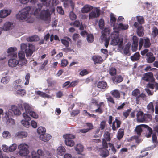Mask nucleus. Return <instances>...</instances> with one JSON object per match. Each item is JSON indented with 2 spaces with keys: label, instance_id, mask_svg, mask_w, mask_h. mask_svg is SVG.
Instances as JSON below:
<instances>
[{
  "label": "nucleus",
  "instance_id": "48",
  "mask_svg": "<svg viewBox=\"0 0 158 158\" xmlns=\"http://www.w3.org/2000/svg\"><path fill=\"white\" fill-rule=\"evenodd\" d=\"M140 94V90L137 89H136L132 92V96L137 97H138Z\"/></svg>",
  "mask_w": 158,
  "mask_h": 158
},
{
  "label": "nucleus",
  "instance_id": "35",
  "mask_svg": "<svg viewBox=\"0 0 158 158\" xmlns=\"http://www.w3.org/2000/svg\"><path fill=\"white\" fill-rule=\"evenodd\" d=\"M110 93L111 95L114 97L118 99L120 97V94L119 91L116 89L112 90L111 91Z\"/></svg>",
  "mask_w": 158,
  "mask_h": 158
},
{
  "label": "nucleus",
  "instance_id": "33",
  "mask_svg": "<svg viewBox=\"0 0 158 158\" xmlns=\"http://www.w3.org/2000/svg\"><path fill=\"white\" fill-rule=\"evenodd\" d=\"M35 94L44 98H51V96H50L48 95L47 94L40 91H35Z\"/></svg>",
  "mask_w": 158,
  "mask_h": 158
},
{
  "label": "nucleus",
  "instance_id": "19",
  "mask_svg": "<svg viewBox=\"0 0 158 158\" xmlns=\"http://www.w3.org/2000/svg\"><path fill=\"white\" fill-rule=\"evenodd\" d=\"M66 152V149L64 147L62 146H59L56 149V153L57 155L60 156H63Z\"/></svg>",
  "mask_w": 158,
  "mask_h": 158
},
{
  "label": "nucleus",
  "instance_id": "59",
  "mask_svg": "<svg viewBox=\"0 0 158 158\" xmlns=\"http://www.w3.org/2000/svg\"><path fill=\"white\" fill-rule=\"evenodd\" d=\"M30 78V75L29 74H27L26 75L25 77V79L26 80V82H25L24 84L26 85H27L29 83V80Z\"/></svg>",
  "mask_w": 158,
  "mask_h": 158
},
{
  "label": "nucleus",
  "instance_id": "23",
  "mask_svg": "<svg viewBox=\"0 0 158 158\" xmlns=\"http://www.w3.org/2000/svg\"><path fill=\"white\" fill-rule=\"evenodd\" d=\"M71 39L68 37H65L61 39V41L62 44L66 47H68L69 45V42H71Z\"/></svg>",
  "mask_w": 158,
  "mask_h": 158
},
{
  "label": "nucleus",
  "instance_id": "10",
  "mask_svg": "<svg viewBox=\"0 0 158 158\" xmlns=\"http://www.w3.org/2000/svg\"><path fill=\"white\" fill-rule=\"evenodd\" d=\"M144 44V47L146 48L150 47L151 45L149 39L148 38H144V39L140 38L139 42V48L140 49Z\"/></svg>",
  "mask_w": 158,
  "mask_h": 158
},
{
  "label": "nucleus",
  "instance_id": "14",
  "mask_svg": "<svg viewBox=\"0 0 158 158\" xmlns=\"http://www.w3.org/2000/svg\"><path fill=\"white\" fill-rule=\"evenodd\" d=\"M20 85L16 86L15 87V94L17 95L20 96H23L26 94V91L23 89H20Z\"/></svg>",
  "mask_w": 158,
  "mask_h": 158
},
{
  "label": "nucleus",
  "instance_id": "36",
  "mask_svg": "<svg viewBox=\"0 0 158 158\" xmlns=\"http://www.w3.org/2000/svg\"><path fill=\"white\" fill-rule=\"evenodd\" d=\"M137 32L138 35L139 36H142L144 34L143 29L141 25H140L137 28Z\"/></svg>",
  "mask_w": 158,
  "mask_h": 158
},
{
  "label": "nucleus",
  "instance_id": "37",
  "mask_svg": "<svg viewBox=\"0 0 158 158\" xmlns=\"http://www.w3.org/2000/svg\"><path fill=\"white\" fill-rule=\"evenodd\" d=\"M97 86L98 88L104 89L106 87L107 84L105 82H99L97 84Z\"/></svg>",
  "mask_w": 158,
  "mask_h": 158
},
{
  "label": "nucleus",
  "instance_id": "7",
  "mask_svg": "<svg viewBox=\"0 0 158 158\" xmlns=\"http://www.w3.org/2000/svg\"><path fill=\"white\" fill-rule=\"evenodd\" d=\"M147 88H145V90L148 94V95H152L153 94L154 91L153 90H150L148 88H150L152 89H155L154 90L156 91V90H158V83L154 82L153 84H148L147 85Z\"/></svg>",
  "mask_w": 158,
  "mask_h": 158
},
{
  "label": "nucleus",
  "instance_id": "51",
  "mask_svg": "<svg viewBox=\"0 0 158 158\" xmlns=\"http://www.w3.org/2000/svg\"><path fill=\"white\" fill-rule=\"evenodd\" d=\"M123 130H119L118 132L117 138L119 140H120L121 138L123 137Z\"/></svg>",
  "mask_w": 158,
  "mask_h": 158
},
{
  "label": "nucleus",
  "instance_id": "55",
  "mask_svg": "<svg viewBox=\"0 0 158 158\" xmlns=\"http://www.w3.org/2000/svg\"><path fill=\"white\" fill-rule=\"evenodd\" d=\"M138 23L140 24H142L144 22V19L143 17L140 16H138L136 17Z\"/></svg>",
  "mask_w": 158,
  "mask_h": 158
},
{
  "label": "nucleus",
  "instance_id": "45",
  "mask_svg": "<svg viewBox=\"0 0 158 158\" xmlns=\"http://www.w3.org/2000/svg\"><path fill=\"white\" fill-rule=\"evenodd\" d=\"M17 145L15 143H13L9 147V152H12L15 151L17 149Z\"/></svg>",
  "mask_w": 158,
  "mask_h": 158
},
{
  "label": "nucleus",
  "instance_id": "64",
  "mask_svg": "<svg viewBox=\"0 0 158 158\" xmlns=\"http://www.w3.org/2000/svg\"><path fill=\"white\" fill-rule=\"evenodd\" d=\"M68 64V61L67 60L64 59L61 60V65L62 67L66 66Z\"/></svg>",
  "mask_w": 158,
  "mask_h": 158
},
{
  "label": "nucleus",
  "instance_id": "15",
  "mask_svg": "<svg viewBox=\"0 0 158 158\" xmlns=\"http://www.w3.org/2000/svg\"><path fill=\"white\" fill-rule=\"evenodd\" d=\"M137 120L138 122H143L145 121V116H147L146 114H144L143 112L139 111L137 114Z\"/></svg>",
  "mask_w": 158,
  "mask_h": 158
},
{
  "label": "nucleus",
  "instance_id": "56",
  "mask_svg": "<svg viewBox=\"0 0 158 158\" xmlns=\"http://www.w3.org/2000/svg\"><path fill=\"white\" fill-rule=\"evenodd\" d=\"M17 50L15 47H11L8 48L7 50V52L8 53H12L13 52L16 51Z\"/></svg>",
  "mask_w": 158,
  "mask_h": 158
},
{
  "label": "nucleus",
  "instance_id": "16",
  "mask_svg": "<svg viewBox=\"0 0 158 158\" xmlns=\"http://www.w3.org/2000/svg\"><path fill=\"white\" fill-rule=\"evenodd\" d=\"M11 12L10 9L2 10L0 12V17L4 18L9 15Z\"/></svg>",
  "mask_w": 158,
  "mask_h": 158
},
{
  "label": "nucleus",
  "instance_id": "58",
  "mask_svg": "<svg viewBox=\"0 0 158 158\" xmlns=\"http://www.w3.org/2000/svg\"><path fill=\"white\" fill-rule=\"evenodd\" d=\"M89 72L86 69L81 70L79 74L81 76H83L87 74Z\"/></svg>",
  "mask_w": 158,
  "mask_h": 158
},
{
  "label": "nucleus",
  "instance_id": "50",
  "mask_svg": "<svg viewBox=\"0 0 158 158\" xmlns=\"http://www.w3.org/2000/svg\"><path fill=\"white\" fill-rule=\"evenodd\" d=\"M158 33V30L157 28L156 27H153L152 32V35L153 37H155L157 35Z\"/></svg>",
  "mask_w": 158,
  "mask_h": 158
},
{
  "label": "nucleus",
  "instance_id": "38",
  "mask_svg": "<svg viewBox=\"0 0 158 158\" xmlns=\"http://www.w3.org/2000/svg\"><path fill=\"white\" fill-rule=\"evenodd\" d=\"M147 109L149 113H152L154 111V108L152 102H150L147 106Z\"/></svg>",
  "mask_w": 158,
  "mask_h": 158
},
{
  "label": "nucleus",
  "instance_id": "52",
  "mask_svg": "<svg viewBox=\"0 0 158 158\" xmlns=\"http://www.w3.org/2000/svg\"><path fill=\"white\" fill-rule=\"evenodd\" d=\"M87 40L89 43L92 42L94 41V37L93 35L91 34L88 35L87 37Z\"/></svg>",
  "mask_w": 158,
  "mask_h": 158
},
{
  "label": "nucleus",
  "instance_id": "61",
  "mask_svg": "<svg viewBox=\"0 0 158 158\" xmlns=\"http://www.w3.org/2000/svg\"><path fill=\"white\" fill-rule=\"evenodd\" d=\"M109 73L112 76L115 75L116 73V70L114 68H111L109 70Z\"/></svg>",
  "mask_w": 158,
  "mask_h": 158
},
{
  "label": "nucleus",
  "instance_id": "54",
  "mask_svg": "<svg viewBox=\"0 0 158 158\" xmlns=\"http://www.w3.org/2000/svg\"><path fill=\"white\" fill-rule=\"evenodd\" d=\"M6 123L8 125L11 126L15 124V122L14 119H13L12 118H8L7 120Z\"/></svg>",
  "mask_w": 158,
  "mask_h": 158
},
{
  "label": "nucleus",
  "instance_id": "24",
  "mask_svg": "<svg viewBox=\"0 0 158 158\" xmlns=\"http://www.w3.org/2000/svg\"><path fill=\"white\" fill-rule=\"evenodd\" d=\"M146 60L147 62L148 63H152L155 60V58L153 56L152 53L149 52L147 54Z\"/></svg>",
  "mask_w": 158,
  "mask_h": 158
},
{
  "label": "nucleus",
  "instance_id": "27",
  "mask_svg": "<svg viewBox=\"0 0 158 158\" xmlns=\"http://www.w3.org/2000/svg\"><path fill=\"white\" fill-rule=\"evenodd\" d=\"M27 133L25 131H20L16 133L15 136V137H18L19 138H23L27 137Z\"/></svg>",
  "mask_w": 158,
  "mask_h": 158
},
{
  "label": "nucleus",
  "instance_id": "9",
  "mask_svg": "<svg viewBox=\"0 0 158 158\" xmlns=\"http://www.w3.org/2000/svg\"><path fill=\"white\" fill-rule=\"evenodd\" d=\"M17 54H14L12 57L8 60V64L9 66L11 67H14L18 65L19 61L17 59Z\"/></svg>",
  "mask_w": 158,
  "mask_h": 158
},
{
  "label": "nucleus",
  "instance_id": "30",
  "mask_svg": "<svg viewBox=\"0 0 158 158\" xmlns=\"http://www.w3.org/2000/svg\"><path fill=\"white\" fill-rule=\"evenodd\" d=\"M74 149L77 153L79 154L83 151L84 147L81 144H78L75 146Z\"/></svg>",
  "mask_w": 158,
  "mask_h": 158
},
{
  "label": "nucleus",
  "instance_id": "63",
  "mask_svg": "<svg viewBox=\"0 0 158 158\" xmlns=\"http://www.w3.org/2000/svg\"><path fill=\"white\" fill-rule=\"evenodd\" d=\"M138 44L132 43V50L133 52L136 51L137 49Z\"/></svg>",
  "mask_w": 158,
  "mask_h": 158
},
{
  "label": "nucleus",
  "instance_id": "57",
  "mask_svg": "<svg viewBox=\"0 0 158 158\" xmlns=\"http://www.w3.org/2000/svg\"><path fill=\"white\" fill-rule=\"evenodd\" d=\"M2 148L3 150L6 152H9V147L5 144L2 145Z\"/></svg>",
  "mask_w": 158,
  "mask_h": 158
},
{
  "label": "nucleus",
  "instance_id": "8",
  "mask_svg": "<svg viewBox=\"0 0 158 158\" xmlns=\"http://www.w3.org/2000/svg\"><path fill=\"white\" fill-rule=\"evenodd\" d=\"M23 116L24 119L21 121V124L26 127L28 128L30 127L31 125L29 121L31 120V118L25 113L23 114Z\"/></svg>",
  "mask_w": 158,
  "mask_h": 158
},
{
  "label": "nucleus",
  "instance_id": "1",
  "mask_svg": "<svg viewBox=\"0 0 158 158\" xmlns=\"http://www.w3.org/2000/svg\"><path fill=\"white\" fill-rule=\"evenodd\" d=\"M38 8L34 9L31 7L27 6L22 9L16 15L17 19L20 22L27 21L30 23H32L34 20L33 17V14L38 19L49 23L50 21L51 13L48 9L43 10L40 12L42 7L41 4H37Z\"/></svg>",
  "mask_w": 158,
  "mask_h": 158
},
{
  "label": "nucleus",
  "instance_id": "2",
  "mask_svg": "<svg viewBox=\"0 0 158 158\" xmlns=\"http://www.w3.org/2000/svg\"><path fill=\"white\" fill-rule=\"evenodd\" d=\"M20 49L18 54L19 58L18 65L19 67H22L26 66L27 63L24 52L27 57L31 56L35 51V47L34 45L30 44L22 43L20 45Z\"/></svg>",
  "mask_w": 158,
  "mask_h": 158
},
{
  "label": "nucleus",
  "instance_id": "42",
  "mask_svg": "<svg viewBox=\"0 0 158 158\" xmlns=\"http://www.w3.org/2000/svg\"><path fill=\"white\" fill-rule=\"evenodd\" d=\"M46 131L45 128L42 126L39 127L37 129V132L39 134H43L45 133Z\"/></svg>",
  "mask_w": 158,
  "mask_h": 158
},
{
  "label": "nucleus",
  "instance_id": "31",
  "mask_svg": "<svg viewBox=\"0 0 158 158\" xmlns=\"http://www.w3.org/2000/svg\"><path fill=\"white\" fill-rule=\"evenodd\" d=\"M92 59L95 64L101 63L103 60L102 58L100 56H94L92 57Z\"/></svg>",
  "mask_w": 158,
  "mask_h": 158
},
{
  "label": "nucleus",
  "instance_id": "40",
  "mask_svg": "<svg viewBox=\"0 0 158 158\" xmlns=\"http://www.w3.org/2000/svg\"><path fill=\"white\" fill-rule=\"evenodd\" d=\"M2 136L4 138L9 139L11 137V134L8 131H4L2 133Z\"/></svg>",
  "mask_w": 158,
  "mask_h": 158
},
{
  "label": "nucleus",
  "instance_id": "28",
  "mask_svg": "<svg viewBox=\"0 0 158 158\" xmlns=\"http://www.w3.org/2000/svg\"><path fill=\"white\" fill-rule=\"evenodd\" d=\"M93 9V7L89 5H85L81 10V11L82 13H87Z\"/></svg>",
  "mask_w": 158,
  "mask_h": 158
},
{
  "label": "nucleus",
  "instance_id": "25",
  "mask_svg": "<svg viewBox=\"0 0 158 158\" xmlns=\"http://www.w3.org/2000/svg\"><path fill=\"white\" fill-rule=\"evenodd\" d=\"M120 121L117 119H116L112 123V130L114 131L116 130L117 128L120 127Z\"/></svg>",
  "mask_w": 158,
  "mask_h": 158
},
{
  "label": "nucleus",
  "instance_id": "21",
  "mask_svg": "<svg viewBox=\"0 0 158 158\" xmlns=\"http://www.w3.org/2000/svg\"><path fill=\"white\" fill-rule=\"evenodd\" d=\"M11 110H9L8 111H6L5 112V115L4 116V111L2 109L0 108V118H6L8 117L10 115Z\"/></svg>",
  "mask_w": 158,
  "mask_h": 158
},
{
  "label": "nucleus",
  "instance_id": "49",
  "mask_svg": "<svg viewBox=\"0 0 158 158\" xmlns=\"http://www.w3.org/2000/svg\"><path fill=\"white\" fill-rule=\"evenodd\" d=\"M29 115L30 116H31L32 117L34 118H38V115L35 112L33 111H32L31 110L29 112L28 114H27Z\"/></svg>",
  "mask_w": 158,
  "mask_h": 158
},
{
  "label": "nucleus",
  "instance_id": "53",
  "mask_svg": "<svg viewBox=\"0 0 158 158\" xmlns=\"http://www.w3.org/2000/svg\"><path fill=\"white\" fill-rule=\"evenodd\" d=\"M39 38L38 36L35 35L30 37L29 41H37L39 40Z\"/></svg>",
  "mask_w": 158,
  "mask_h": 158
},
{
  "label": "nucleus",
  "instance_id": "11",
  "mask_svg": "<svg viewBox=\"0 0 158 158\" xmlns=\"http://www.w3.org/2000/svg\"><path fill=\"white\" fill-rule=\"evenodd\" d=\"M100 15V10L97 8H95L89 14V18L90 19H92L97 18Z\"/></svg>",
  "mask_w": 158,
  "mask_h": 158
},
{
  "label": "nucleus",
  "instance_id": "12",
  "mask_svg": "<svg viewBox=\"0 0 158 158\" xmlns=\"http://www.w3.org/2000/svg\"><path fill=\"white\" fill-rule=\"evenodd\" d=\"M142 79L147 82H152L154 80L153 74L151 72L144 74L142 77Z\"/></svg>",
  "mask_w": 158,
  "mask_h": 158
},
{
  "label": "nucleus",
  "instance_id": "26",
  "mask_svg": "<svg viewBox=\"0 0 158 158\" xmlns=\"http://www.w3.org/2000/svg\"><path fill=\"white\" fill-rule=\"evenodd\" d=\"M10 110L15 115H19L21 114V112L17 106L15 105L11 106Z\"/></svg>",
  "mask_w": 158,
  "mask_h": 158
},
{
  "label": "nucleus",
  "instance_id": "20",
  "mask_svg": "<svg viewBox=\"0 0 158 158\" xmlns=\"http://www.w3.org/2000/svg\"><path fill=\"white\" fill-rule=\"evenodd\" d=\"M51 136L49 134H41L39 136V139L41 140L44 142H47L51 138Z\"/></svg>",
  "mask_w": 158,
  "mask_h": 158
},
{
  "label": "nucleus",
  "instance_id": "4",
  "mask_svg": "<svg viewBox=\"0 0 158 158\" xmlns=\"http://www.w3.org/2000/svg\"><path fill=\"white\" fill-rule=\"evenodd\" d=\"M118 35L119 33L117 31H114L111 35V41L110 44L113 45H118L119 48H122L123 39L120 38Z\"/></svg>",
  "mask_w": 158,
  "mask_h": 158
},
{
  "label": "nucleus",
  "instance_id": "44",
  "mask_svg": "<svg viewBox=\"0 0 158 158\" xmlns=\"http://www.w3.org/2000/svg\"><path fill=\"white\" fill-rule=\"evenodd\" d=\"M11 25V23L10 22H6L4 24L3 29L5 31L8 30L10 28Z\"/></svg>",
  "mask_w": 158,
  "mask_h": 158
},
{
  "label": "nucleus",
  "instance_id": "41",
  "mask_svg": "<svg viewBox=\"0 0 158 158\" xmlns=\"http://www.w3.org/2000/svg\"><path fill=\"white\" fill-rule=\"evenodd\" d=\"M73 25L77 27H79L80 30H83L84 27L82 23H80L78 21L76 20L73 23Z\"/></svg>",
  "mask_w": 158,
  "mask_h": 158
},
{
  "label": "nucleus",
  "instance_id": "39",
  "mask_svg": "<svg viewBox=\"0 0 158 158\" xmlns=\"http://www.w3.org/2000/svg\"><path fill=\"white\" fill-rule=\"evenodd\" d=\"M140 56L139 52H136L133 56L131 57V60L133 61H135L139 59Z\"/></svg>",
  "mask_w": 158,
  "mask_h": 158
},
{
  "label": "nucleus",
  "instance_id": "3",
  "mask_svg": "<svg viewBox=\"0 0 158 158\" xmlns=\"http://www.w3.org/2000/svg\"><path fill=\"white\" fill-rule=\"evenodd\" d=\"M29 145L25 143H22L18 146L19 150L18 153L21 156H25L26 158H31L29 155L30 151L29 150Z\"/></svg>",
  "mask_w": 158,
  "mask_h": 158
},
{
  "label": "nucleus",
  "instance_id": "5",
  "mask_svg": "<svg viewBox=\"0 0 158 158\" xmlns=\"http://www.w3.org/2000/svg\"><path fill=\"white\" fill-rule=\"evenodd\" d=\"M63 137L65 139V143L68 146L72 147L74 144V142L72 140L75 138V136L71 134L64 135Z\"/></svg>",
  "mask_w": 158,
  "mask_h": 158
},
{
  "label": "nucleus",
  "instance_id": "62",
  "mask_svg": "<svg viewBox=\"0 0 158 158\" xmlns=\"http://www.w3.org/2000/svg\"><path fill=\"white\" fill-rule=\"evenodd\" d=\"M31 156L32 158H40L39 156L37 155L36 152L35 151H32L31 152Z\"/></svg>",
  "mask_w": 158,
  "mask_h": 158
},
{
  "label": "nucleus",
  "instance_id": "47",
  "mask_svg": "<svg viewBox=\"0 0 158 158\" xmlns=\"http://www.w3.org/2000/svg\"><path fill=\"white\" fill-rule=\"evenodd\" d=\"M110 133L107 131L105 132L104 134V138L103 139L107 141H110Z\"/></svg>",
  "mask_w": 158,
  "mask_h": 158
},
{
  "label": "nucleus",
  "instance_id": "29",
  "mask_svg": "<svg viewBox=\"0 0 158 158\" xmlns=\"http://www.w3.org/2000/svg\"><path fill=\"white\" fill-rule=\"evenodd\" d=\"M22 106L24 107L25 110V112L24 113H26L27 114H28L29 112L31 111L32 109L31 105L26 103H23Z\"/></svg>",
  "mask_w": 158,
  "mask_h": 158
},
{
  "label": "nucleus",
  "instance_id": "18",
  "mask_svg": "<svg viewBox=\"0 0 158 158\" xmlns=\"http://www.w3.org/2000/svg\"><path fill=\"white\" fill-rule=\"evenodd\" d=\"M142 127L147 128V127H148V126L144 124H141L138 125L136 127L135 131V133L138 135V136L140 135L141 133L142 132Z\"/></svg>",
  "mask_w": 158,
  "mask_h": 158
},
{
  "label": "nucleus",
  "instance_id": "22",
  "mask_svg": "<svg viewBox=\"0 0 158 158\" xmlns=\"http://www.w3.org/2000/svg\"><path fill=\"white\" fill-rule=\"evenodd\" d=\"M146 100V96L145 94L142 93L139 95L138 97L136 98V103L139 104L141 101Z\"/></svg>",
  "mask_w": 158,
  "mask_h": 158
},
{
  "label": "nucleus",
  "instance_id": "34",
  "mask_svg": "<svg viewBox=\"0 0 158 158\" xmlns=\"http://www.w3.org/2000/svg\"><path fill=\"white\" fill-rule=\"evenodd\" d=\"M113 80L114 83L115 84H117L122 82L123 80V78L121 76L118 75L113 77Z\"/></svg>",
  "mask_w": 158,
  "mask_h": 158
},
{
  "label": "nucleus",
  "instance_id": "32",
  "mask_svg": "<svg viewBox=\"0 0 158 158\" xmlns=\"http://www.w3.org/2000/svg\"><path fill=\"white\" fill-rule=\"evenodd\" d=\"M110 22L111 25L113 27V29L114 27H116V24H115V22L116 21V19L113 13H111L110 14Z\"/></svg>",
  "mask_w": 158,
  "mask_h": 158
},
{
  "label": "nucleus",
  "instance_id": "60",
  "mask_svg": "<svg viewBox=\"0 0 158 158\" xmlns=\"http://www.w3.org/2000/svg\"><path fill=\"white\" fill-rule=\"evenodd\" d=\"M99 25L101 29H102L104 26V22L102 19H101L99 22Z\"/></svg>",
  "mask_w": 158,
  "mask_h": 158
},
{
  "label": "nucleus",
  "instance_id": "17",
  "mask_svg": "<svg viewBox=\"0 0 158 158\" xmlns=\"http://www.w3.org/2000/svg\"><path fill=\"white\" fill-rule=\"evenodd\" d=\"M100 155L102 158L107 157L109 154V152L106 148H102L99 150Z\"/></svg>",
  "mask_w": 158,
  "mask_h": 158
},
{
  "label": "nucleus",
  "instance_id": "46",
  "mask_svg": "<svg viewBox=\"0 0 158 158\" xmlns=\"http://www.w3.org/2000/svg\"><path fill=\"white\" fill-rule=\"evenodd\" d=\"M10 80V77L6 76L2 77L1 80V82L4 84H6L8 83Z\"/></svg>",
  "mask_w": 158,
  "mask_h": 158
},
{
  "label": "nucleus",
  "instance_id": "43",
  "mask_svg": "<svg viewBox=\"0 0 158 158\" xmlns=\"http://www.w3.org/2000/svg\"><path fill=\"white\" fill-rule=\"evenodd\" d=\"M131 45L130 43H128L126 45L124 49V52L125 54L129 55V49L131 46Z\"/></svg>",
  "mask_w": 158,
  "mask_h": 158
},
{
  "label": "nucleus",
  "instance_id": "13",
  "mask_svg": "<svg viewBox=\"0 0 158 158\" xmlns=\"http://www.w3.org/2000/svg\"><path fill=\"white\" fill-rule=\"evenodd\" d=\"M129 26L127 24L124 25L122 23H119V24H116V27H114V31H118H118L119 30H125L127 29L128 28Z\"/></svg>",
  "mask_w": 158,
  "mask_h": 158
},
{
  "label": "nucleus",
  "instance_id": "6",
  "mask_svg": "<svg viewBox=\"0 0 158 158\" xmlns=\"http://www.w3.org/2000/svg\"><path fill=\"white\" fill-rule=\"evenodd\" d=\"M110 29L109 28H106L102 32V35L101 36V39L105 41V45L107 48L109 43V39H107L106 36L110 33Z\"/></svg>",
  "mask_w": 158,
  "mask_h": 158
}]
</instances>
